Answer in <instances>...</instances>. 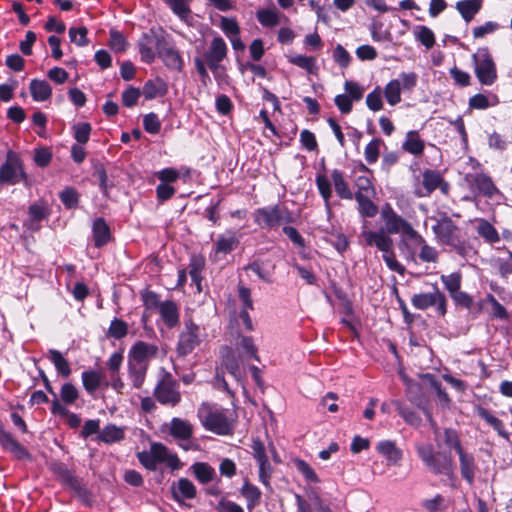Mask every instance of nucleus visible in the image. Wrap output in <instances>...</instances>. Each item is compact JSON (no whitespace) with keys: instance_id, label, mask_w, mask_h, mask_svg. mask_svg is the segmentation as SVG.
I'll list each match as a JSON object with an SVG mask.
<instances>
[{"instance_id":"nucleus-50","label":"nucleus","mask_w":512,"mask_h":512,"mask_svg":"<svg viewBox=\"0 0 512 512\" xmlns=\"http://www.w3.org/2000/svg\"><path fill=\"white\" fill-rule=\"evenodd\" d=\"M160 55L168 67L177 69V70L181 69L182 59H181L178 51H176L173 48H167V49L163 50Z\"/></svg>"},{"instance_id":"nucleus-58","label":"nucleus","mask_w":512,"mask_h":512,"mask_svg":"<svg viewBox=\"0 0 512 512\" xmlns=\"http://www.w3.org/2000/svg\"><path fill=\"white\" fill-rule=\"evenodd\" d=\"M236 347L243 349L246 354L252 356L255 360H259L257 355V348L254 345L253 339L251 337H239L238 341L236 342Z\"/></svg>"},{"instance_id":"nucleus-31","label":"nucleus","mask_w":512,"mask_h":512,"mask_svg":"<svg viewBox=\"0 0 512 512\" xmlns=\"http://www.w3.org/2000/svg\"><path fill=\"white\" fill-rule=\"evenodd\" d=\"M160 315L165 322V324L169 327H173L178 323L179 314L177 306L172 301L162 302L159 306Z\"/></svg>"},{"instance_id":"nucleus-39","label":"nucleus","mask_w":512,"mask_h":512,"mask_svg":"<svg viewBox=\"0 0 512 512\" xmlns=\"http://www.w3.org/2000/svg\"><path fill=\"white\" fill-rule=\"evenodd\" d=\"M288 61L291 64L306 70L308 73H314V70L316 69V60L311 56L293 54L288 56Z\"/></svg>"},{"instance_id":"nucleus-59","label":"nucleus","mask_w":512,"mask_h":512,"mask_svg":"<svg viewBox=\"0 0 512 512\" xmlns=\"http://www.w3.org/2000/svg\"><path fill=\"white\" fill-rule=\"evenodd\" d=\"M478 233L489 242H496L499 239L495 228L487 221L482 220L478 225Z\"/></svg>"},{"instance_id":"nucleus-8","label":"nucleus","mask_w":512,"mask_h":512,"mask_svg":"<svg viewBox=\"0 0 512 512\" xmlns=\"http://www.w3.org/2000/svg\"><path fill=\"white\" fill-rule=\"evenodd\" d=\"M24 178V172L20 159L12 152L7 154L6 162L0 169V181L8 184H16Z\"/></svg>"},{"instance_id":"nucleus-35","label":"nucleus","mask_w":512,"mask_h":512,"mask_svg":"<svg viewBox=\"0 0 512 512\" xmlns=\"http://www.w3.org/2000/svg\"><path fill=\"white\" fill-rule=\"evenodd\" d=\"M359 206V213L364 217H374L378 212V207L369 199L368 196L361 192L355 195Z\"/></svg>"},{"instance_id":"nucleus-36","label":"nucleus","mask_w":512,"mask_h":512,"mask_svg":"<svg viewBox=\"0 0 512 512\" xmlns=\"http://www.w3.org/2000/svg\"><path fill=\"white\" fill-rule=\"evenodd\" d=\"M413 35L415 39L424 45L427 49L432 48L435 44V35L433 31L427 26H416L413 30Z\"/></svg>"},{"instance_id":"nucleus-29","label":"nucleus","mask_w":512,"mask_h":512,"mask_svg":"<svg viewBox=\"0 0 512 512\" xmlns=\"http://www.w3.org/2000/svg\"><path fill=\"white\" fill-rule=\"evenodd\" d=\"M403 149L415 156H419L424 151V142L420 139L418 132L409 131L406 134V139L402 145Z\"/></svg>"},{"instance_id":"nucleus-63","label":"nucleus","mask_w":512,"mask_h":512,"mask_svg":"<svg viewBox=\"0 0 512 512\" xmlns=\"http://www.w3.org/2000/svg\"><path fill=\"white\" fill-rule=\"evenodd\" d=\"M144 129L151 134H156L161 129V123L155 113H149L143 119Z\"/></svg>"},{"instance_id":"nucleus-20","label":"nucleus","mask_w":512,"mask_h":512,"mask_svg":"<svg viewBox=\"0 0 512 512\" xmlns=\"http://www.w3.org/2000/svg\"><path fill=\"white\" fill-rule=\"evenodd\" d=\"M0 444L17 459L29 458L28 451L2 425H0Z\"/></svg>"},{"instance_id":"nucleus-10","label":"nucleus","mask_w":512,"mask_h":512,"mask_svg":"<svg viewBox=\"0 0 512 512\" xmlns=\"http://www.w3.org/2000/svg\"><path fill=\"white\" fill-rule=\"evenodd\" d=\"M152 457L156 464H165L170 470L175 471L183 467V463L176 453L171 452L164 444L154 442L151 445Z\"/></svg>"},{"instance_id":"nucleus-57","label":"nucleus","mask_w":512,"mask_h":512,"mask_svg":"<svg viewBox=\"0 0 512 512\" xmlns=\"http://www.w3.org/2000/svg\"><path fill=\"white\" fill-rule=\"evenodd\" d=\"M74 137L80 144H85L89 140L91 125L87 122L77 123L73 126Z\"/></svg>"},{"instance_id":"nucleus-46","label":"nucleus","mask_w":512,"mask_h":512,"mask_svg":"<svg viewBox=\"0 0 512 512\" xmlns=\"http://www.w3.org/2000/svg\"><path fill=\"white\" fill-rule=\"evenodd\" d=\"M499 102L497 96L492 95L490 98L483 94H476L469 100V105L474 109H486L489 106H495Z\"/></svg>"},{"instance_id":"nucleus-60","label":"nucleus","mask_w":512,"mask_h":512,"mask_svg":"<svg viewBox=\"0 0 512 512\" xmlns=\"http://www.w3.org/2000/svg\"><path fill=\"white\" fill-rule=\"evenodd\" d=\"M110 47L115 52H123L127 48L125 37L116 30L110 31Z\"/></svg>"},{"instance_id":"nucleus-48","label":"nucleus","mask_w":512,"mask_h":512,"mask_svg":"<svg viewBox=\"0 0 512 512\" xmlns=\"http://www.w3.org/2000/svg\"><path fill=\"white\" fill-rule=\"evenodd\" d=\"M382 145L383 141L379 138L373 139L366 145L364 155L367 163L373 164L378 160Z\"/></svg>"},{"instance_id":"nucleus-5","label":"nucleus","mask_w":512,"mask_h":512,"mask_svg":"<svg viewBox=\"0 0 512 512\" xmlns=\"http://www.w3.org/2000/svg\"><path fill=\"white\" fill-rule=\"evenodd\" d=\"M472 58L479 82L487 86L492 85L497 79V70L489 52L486 49H479Z\"/></svg>"},{"instance_id":"nucleus-11","label":"nucleus","mask_w":512,"mask_h":512,"mask_svg":"<svg viewBox=\"0 0 512 512\" xmlns=\"http://www.w3.org/2000/svg\"><path fill=\"white\" fill-rule=\"evenodd\" d=\"M360 237L364 240L366 245L377 247L382 253L387 252L393 248V240L385 230L371 231L366 229V221L364 222V229Z\"/></svg>"},{"instance_id":"nucleus-23","label":"nucleus","mask_w":512,"mask_h":512,"mask_svg":"<svg viewBox=\"0 0 512 512\" xmlns=\"http://www.w3.org/2000/svg\"><path fill=\"white\" fill-rule=\"evenodd\" d=\"M167 91L168 86L166 82L163 79L157 77L145 82L141 93L144 95L146 100H152L156 97H162L166 95Z\"/></svg>"},{"instance_id":"nucleus-4","label":"nucleus","mask_w":512,"mask_h":512,"mask_svg":"<svg viewBox=\"0 0 512 512\" xmlns=\"http://www.w3.org/2000/svg\"><path fill=\"white\" fill-rule=\"evenodd\" d=\"M254 221L262 228L271 229L283 223L293 222V217L285 207L274 205L257 209L254 212Z\"/></svg>"},{"instance_id":"nucleus-1","label":"nucleus","mask_w":512,"mask_h":512,"mask_svg":"<svg viewBox=\"0 0 512 512\" xmlns=\"http://www.w3.org/2000/svg\"><path fill=\"white\" fill-rule=\"evenodd\" d=\"M416 451L426 468L436 474L452 477L454 475V462L451 455L445 452H435L432 444H417Z\"/></svg>"},{"instance_id":"nucleus-14","label":"nucleus","mask_w":512,"mask_h":512,"mask_svg":"<svg viewBox=\"0 0 512 512\" xmlns=\"http://www.w3.org/2000/svg\"><path fill=\"white\" fill-rule=\"evenodd\" d=\"M432 230L440 243L452 244L456 240L457 227L448 217L437 220Z\"/></svg>"},{"instance_id":"nucleus-9","label":"nucleus","mask_w":512,"mask_h":512,"mask_svg":"<svg viewBox=\"0 0 512 512\" xmlns=\"http://www.w3.org/2000/svg\"><path fill=\"white\" fill-rule=\"evenodd\" d=\"M157 353L158 347L156 345L146 343L144 341H138L132 346L128 354V363L148 368L149 361L156 357Z\"/></svg>"},{"instance_id":"nucleus-21","label":"nucleus","mask_w":512,"mask_h":512,"mask_svg":"<svg viewBox=\"0 0 512 512\" xmlns=\"http://www.w3.org/2000/svg\"><path fill=\"white\" fill-rule=\"evenodd\" d=\"M457 454L459 456L461 476L469 484H472L474 482L477 469L474 456L471 453L467 452L465 449H462Z\"/></svg>"},{"instance_id":"nucleus-62","label":"nucleus","mask_w":512,"mask_h":512,"mask_svg":"<svg viewBox=\"0 0 512 512\" xmlns=\"http://www.w3.org/2000/svg\"><path fill=\"white\" fill-rule=\"evenodd\" d=\"M344 89L346 95H348L352 101H359L363 97L364 88L356 82L346 81L344 83Z\"/></svg>"},{"instance_id":"nucleus-32","label":"nucleus","mask_w":512,"mask_h":512,"mask_svg":"<svg viewBox=\"0 0 512 512\" xmlns=\"http://www.w3.org/2000/svg\"><path fill=\"white\" fill-rule=\"evenodd\" d=\"M257 20L265 27H274L281 23V19H286L276 9H260L256 13Z\"/></svg>"},{"instance_id":"nucleus-28","label":"nucleus","mask_w":512,"mask_h":512,"mask_svg":"<svg viewBox=\"0 0 512 512\" xmlns=\"http://www.w3.org/2000/svg\"><path fill=\"white\" fill-rule=\"evenodd\" d=\"M482 0H462L456 3V8L466 22L473 19L481 9Z\"/></svg>"},{"instance_id":"nucleus-40","label":"nucleus","mask_w":512,"mask_h":512,"mask_svg":"<svg viewBox=\"0 0 512 512\" xmlns=\"http://www.w3.org/2000/svg\"><path fill=\"white\" fill-rule=\"evenodd\" d=\"M49 359L53 362L58 373H60L62 376L67 378L71 374V369L67 360L58 350H49Z\"/></svg>"},{"instance_id":"nucleus-53","label":"nucleus","mask_w":512,"mask_h":512,"mask_svg":"<svg viewBox=\"0 0 512 512\" xmlns=\"http://www.w3.org/2000/svg\"><path fill=\"white\" fill-rule=\"evenodd\" d=\"M88 30L86 27H71L69 29V38L71 42L75 43L78 46H86L88 44L87 39Z\"/></svg>"},{"instance_id":"nucleus-27","label":"nucleus","mask_w":512,"mask_h":512,"mask_svg":"<svg viewBox=\"0 0 512 512\" xmlns=\"http://www.w3.org/2000/svg\"><path fill=\"white\" fill-rule=\"evenodd\" d=\"M172 490L176 498L192 499L196 495L195 485L187 478H180L173 484Z\"/></svg>"},{"instance_id":"nucleus-2","label":"nucleus","mask_w":512,"mask_h":512,"mask_svg":"<svg viewBox=\"0 0 512 512\" xmlns=\"http://www.w3.org/2000/svg\"><path fill=\"white\" fill-rule=\"evenodd\" d=\"M203 427L218 435H228L232 431V425L223 409L216 405L203 403L197 412Z\"/></svg>"},{"instance_id":"nucleus-33","label":"nucleus","mask_w":512,"mask_h":512,"mask_svg":"<svg viewBox=\"0 0 512 512\" xmlns=\"http://www.w3.org/2000/svg\"><path fill=\"white\" fill-rule=\"evenodd\" d=\"M401 91L400 80L393 79L386 84L382 94H384L388 104L395 106L401 101Z\"/></svg>"},{"instance_id":"nucleus-34","label":"nucleus","mask_w":512,"mask_h":512,"mask_svg":"<svg viewBox=\"0 0 512 512\" xmlns=\"http://www.w3.org/2000/svg\"><path fill=\"white\" fill-rule=\"evenodd\" d=\"M331 178L337 195L343 199H352V192L349 189L342 172L334 170L331 174Z\"/></svg>"},{"instance_id":"nucleus-6","label":"nucleus","mask_w":512,"mask_h":512,"mask_svg":"<svg viewBox=\"0 0 512 512\" xmlns=\"http://www.w3.org/2000/svg\"><path fill=\"white\" fill-rule=\"evenodd\" d=\"M205 333L197 324L192 321H186L184 329L179 335L177 344V353L180 356H186L200 345Z\"/></svg>"},{"instance_id":"nucleus-25","label":"nucleus","mask_w":512,"mask_h":512,"mask_svg":"<svg viewBox=\"0 0 512 512\" xmlns=\"http://www.w3.org/2000/svg\"><path fill=\"white\" fill-rule=\"evenodd\" d=\"M190 470L201 484H208L217 477L215 469L206 462H195Z\"/></svg>"},{"instance_id":"nucleus-26","label":"nucleus","mask_w":512,"mask_h":512,"mask_svg":"<svg viewBox=\"0 0 512 512\" xmlns=\"http://www.w3.org/2000/svg\"><path fill=\"white\" fill-rule=\"evenodd\" d=\"M29 89L33 100L37 102L46 101L52 95V88L50 84L45 80H31Z\"/></svg>"},{"instance_id":"nucleus-22","label":"nucleus","mask_w":512,"mask_h":512,"mask_svg":"<svg viewBox=\"0 0 512 512\" xmlns=\"http://www.w3.org/2000/svg\"><path fill=\"white\" fill-rule=\"evenodd\" d=\"M169 433L177 440L188 441L193 435V426L181 418H173L169 423Z\"/></svg>"},{"instance_id":"nucleus-12","label":"nucleus","mask_w":512,"mask_h":512,"mask_svg":"<svg viewBox=\"0 0 512 512\" xmlns=\"http://www.w3.org/2000/svg\"><path fill=\"white\" fill-rule=\"evenodd\" d=\"M471 190L479 195L492 197L498 192L497 187L494 185L492 179L484 173L468 174L466 176Z\"/></svg>"},{"instance_id":"nucleus-41","label":"nucleus","mask_w":512,"mask_h":512,"mask_svg":"<svg viewBox=\"0 0 512 512\" xmlns=\"http://www.w3.org/2000/svg\"><path fill=\"white\" fill-rule=\"evenodd\" d=\"M128 367H129V378L132 382L133 387L137 388V389L141 388L144 383L146 372H147L148 368L145 366H140V365H136L133 363H128Z\"/></svg>"},{"instance_id":"nucleus-30","label":"nucleus","mask_w":512,"mask_h":512,"mask_svg":"<svg viewBox=\"0 0 512 512\" xmlns=\"http://www.w3.org/2000/svg\"><path fill=\"white\" fill-rule=\"evenodd\" d=\"M93 238L96 247H101L110 239V230L104 219L98 218L93 223Z\"/></svg>"},{"instance_id":"nucleus-61","label":"nucleus","mask_w":512,"mask_h":512,"mask_svg":"<svg viewBox=\"0 0 512 512\" xmlns=\"http://www.w3.org/2000/svg\"><path fill=\"white\" fill-rule=\"evenodd\" d=\"M334 61L343 68H346L350 64L351 56L348 51L341 45H336L333 52Z\"/></svg>"},{"instance_id":"nucleus-19","label":"nucleus","mask_w":512,"mask_h":512,"mask_svg":"<svg viewBox=\"0 0 512 512\" xmlns=\"http://www.w3.org/2000/svg\"><path fill=\"white\" fill-rule=\"evenodd\" d=\"M0 444L17 459L29 458L28 451L2 425H0Z\"/></svg>"},{"instance_id":"nucleus-49","label":"nucleus","mask_w":512,"mask_h":512,"mask_svg":"<svg viewBox=\"0 0 512 512\" xmlns=\"http://www.w3.org/2000/svg\"><path fill=\"white\" fill-rule=\"evenodd\" d=\"M437 303L436 291L434 293H421L414 295L412 298V304L417 309H427Z\"/></svg>"},{"instance_id":"nucleus-43","label":"nucleus","mask_w":512,"mask_h":512,"mask_svg":"<svg viewBox=\"0 0 512 512\" xmlns=\"http://www.w3.org/2000/svg\"><path fill=\"white\" fill-rule=\"evenodd\" d=\"M476 412L479 417H481L484 421L487 422L494 430H496L500 435H504V425L503 422L491 414L487 409L477 406Z\"/></svg>"},{"instance_id":"nucleus-47","label":"nucleus","mask_w":512,"mask_h":512,"mask_svg":"<svg viewBox=\"0 0 512 512\" xmlns=\"http://www.w3.org/2000/svg\"><path fill=\"white\" fill-rule=\"evenodd\" d=\"M411 240L414 241L416 244L420 245L421 250L419 253V258L423 262H436L437 261V259H438L437 250L434 247L427 245L426 241L423 237H422V240H420V239H411Z\"/></svg>"},{"instance_id":"nucleus-17","label":"nucleus","mask_w":512,"mask_h":512,"mask_svg":"<svg viewBox=\"0 0 512 512\" xmlns=\"http://www.w3.org/2000/svg\"><path fill=\"white\" fill-rule=\"evenodd\" d=\"M171 11L186 25L195 26V18L192 14L190 4L192 0H164Z\"/></svg>"},{"instance_id":"nucleus-54","label":"nucleus","mask_w":512,"mask_h":512,"mask_svg":"<svg viewBox=\"0 0 512 512\" xmlns=\"http://www.w3.org/2000/svg\"><path fill=\"white\" fill-rule=\"evenodd\" d=\"M366 104L368 108L374 112L383 108L382 89L380 87H376L367 95Z\"/></svg>"},{"instance_id":"nucleus-56","label":"nucleus","mask_w":512,"mask_h":512,"mask_svg":"<svg viewBox=\"0 0 512 512\" xmlns=\"http://www.w3.org/2000/svg\"><path fill=\"white\" fill-rule=\"evenodd\" d=\"M127 332H128L127 324L124 321L117 319V318L112 320L110 327L108 329L109 336H111L115 339L123 338L124 336H126Z\"/></svg>"},{"instance_id":"nucleus-15","label":"nucleus","mask_w":512,"mask_h":512,"mask_svg":"<svg viewBox=\"0 0 512 512\" xmlns=\"http://www.w3.org/2000/svg\"><path fill=\"white\" fill-rule=\"evenodd\" d=\"M239 244V238L233 231H226L220 234L214 242V257L217 259L220 255H227Z\"/></svg>"},{"instance_id":"nucleus-38","label":"nucleus","mask_w":512,"mask_h":512,"mask_svg":"<svg viewBox=\"0 0 512 512\" xmlns=\"http://www.w3.org/2000/svg\"><path fill=\"white\" fill-rule=\"evenodd\" d=\"M124 430L116 425H107L99 434L100 440L106 443H113L122 440Z\"/></svg>"},{"instance_id":"nucleus-64","label":"nucleus","mask_w":512,"mask_h":512,"mask_svg":"<svg viewBox=\"0 0 512 512\" xmlns=\"http://www.w3.org/2000/svg\"><path fill=\"white\" fill-rule=\"evenodd\" d=\"M60 396L66 404H72L78 398V390L71 383H65L61 387Z\"/></svg>"},{"instance_id":"nucleus-13","label":"nucleus","mask_w":512,"mask_h":512,"mask_svg":"<svg viewBox=\"0 0 512 512\" xmlns=\"http://www.w3.org/2000/svg\"><path fill=\"white\" fill-rule=\"evenodd\" d=\"M222 363L221 366L237 381L242 378L241 365L243 360L240 355L230 347H224L221 350Z\"/></svg>"},{"instance_id":"nucleus-7","label":"nucleus","mask_w":512,"mask_h":512,"mask_svg":"<svg viewBox=\"0 0 512 512\" xmlns=\"http://www.w3.org/2000/svg\"><path fill=\"white\" fill-rule=\"evenodd\" d=\"M154 395L156 399L163 405L175 406L180 401V393L177 383L170 375L164 376L157 384Z\"/></svg>"},{"instance_id":"nucleus-52","label":"nucleus","mask_w":512,"mask_h":512,"mask_svg":"<svg viewBox=\"0 0 512 512\" xmlns=\"http://www.w3.org/2000/svg\"><path fill=\"white\" fill-rule=\"evenodd\" d=\"M440 278L450 295L454 292H457V290H459L461 287L462 276L460 272H454L449 275H441Z\"/></svg>"},{"instance_id":"nucleus-45","label":"nucleus","mask_w":512,"mask_h":512,"mask_svg":"<svg viewBox=\"0 0 512 512\" xmlns=\"http://www.w3.org/2000/svg\"><path fill=\"white\" fill-rule=\"evenodd\" d=\"M102 375L97 371H85L82 373V382L84 388L92 393L100 386Z\"/></svg>"},{"instance_id":"nucleus-37","label":"nucleus","mask_w":512,"mask_h":512,"mask_svg":"<svg viewBox=\"0 0 512 512\" xmlns=\"http://www.w3.org/2000/svg\"><path fill=\"white\" fill-rule=\"evenodd\" d=\"M153 42V38L147 34H144L139 42L141 59L146 63H151L155 59Z\"/></svg>"},{"instance_id":"nucleus-18","label":"nucleus","mask_w":512,"mask_h":512,"mask_svg":"<svg viewBox=\"0 0 512 512\" xmlns=\"http://www.w3.org/2000/svg\"><path fill=\"white\" fill-rule=\"evenodd\" d=\"M227 53V46L221 37H215L210 45L209 51L205 58L211 70H216L219 62H221Z\"/></svg>"},{"instance_id":"nucleus-24","label":"nucleus","mask_w":512,"mask_h":512,"mask_svg":"<svg viewBox=\"0 0 512 512\" xmlns=\"http://www.w3.org/2000/svg\"><path fill=\"white\" fill-rule=\"evenodd\" d=\"M376 449L386 458L388 465H397L402 458L401 450L396 447L393 441H381L377 444Z\"/></svg>"},{"instance_id":"nucleus-42","label":"nucleus","mask_w":512,"mask_h":512,"mask_svg":"<svg viewBox=\"0 0 512 512\" xmlns=\"http://www.w3.org/2000/svg\"><path fill=\"white\" fill-rule=\"evenodd\" d=\"M241 493L248 502L247 508L249 510L253 509L255 507V505L257 503H259V501H260L261 492L259 491V489L256 486H254L248 482L244 483V485L241 489Z\"/></svg>"},{"instance_id":"nucleus-3","label":"nucleus","mask_w":512,"mask_h":512,"mask_svg":"<svg viewBox=\"0 0 512 512\" xmlns=\"http://www.w3.org/2000/svg\"><path fill=\"white\" fill-rule=\"evenodd\" d=\"M381 217L385 222L386 232L389 234H402L408 240L420 239L422 236L406 221L402 216L398 215L392 207L387 204L381 210Z\"/></svg>"},{"instance_id":"nucleus-51","label":"nucleus","mask_w":512,"mask_h":512,"mask_svg":"<svg viewBox=\"0 0 512 512\" xmlns=\"http://www.w3.org/2000/svg\"><path fill=\"white\" fill-rule=\"evenodd\" d=\"M48 214V204L44 201H39L29 207V216L31 221L39 222L45 219Z\"/></svg>"},{"instance_id":"nucleus-55","label":"nucleus","mask_w":512,"mask_h":512,"mask_svg":"<svg viewBox=\"0 0 512 512\" xmlns=\"http://www.w3.org/2000/svg\"><path fill=\"white\" fill-rule=\"evenodd\" d=\"M382 257L391 271L397 272L401 275L404 274L405 267L397 261L393 248H390L387 252H383Z\"/></svg>"},{"instance_id":"nucleus-44","label":"nucleus","mask_w":512,"mask_h":512,"mask_svg":"<svg viewBox=\"0 0 512 512\" xmlns=\"http://www.w3.org/2000/svg\"><path fill=\"white\" fill-rule=\"evenodd\" d=\"M442 441L445 446H447L449 449L455 450L456 453L464 449L462 447L458 433L451 428L444 429L442 433Z\"/></svg>"},{"instance_id":"nucleus-16","label":"nucleus","mask_w":512,"mask_h":512,"mask_svg":"<svg viewBox=\"0 0 512 512\" xmlns=\"http://www.w3.org/2000/svg\"><path fill=\"white\" fill-rule=\"evenodd\" d=\"M443 182L441 175L433 170H425L422 185L416 186L414 193L418 197H428Z\"/></svg>"}]
</instances>
